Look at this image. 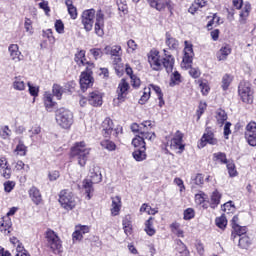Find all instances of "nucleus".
Masks as SVG:
<instances>
[{
	"instance_id": "7",
	"label": "nucleus",
	"mask_w": 256,
	"mask_h": 256,
	"mask_svg": "<svg viewBox=\"0 0 256 256\" xmlns=\"http://www.w3.org/2000/svg\"><path fill=\"white\" fill-rule=\"evenodd\" d=\"M238 95L243 103L251 105V103H253V88H251V83L247 81L240 82Z\"/></svg>"
},
{
	"instance_id": "57",
	"label": "nucleus",
	"mask_w": 256,
	"mask_h": 256,
	"mask_svg": "<svg viewBox=\"0 0 256 256\" xmlns=\"http://www.w3.org/2000/svg\"><path fill=\"white\" fill-rule=\"evenodd\" d=\"M226 167L231 177H237V169L235 168V163L228 161Z\"/></svg>"
},
{
	"instance_id": "49",
	"label": "nucleus",
	"mask_w": 256,
	"mask_h": 256,
	"mask_svg": "<svg viewBox=\"0 0 256 256\" xmlns=\"http://www.w3.org/2000/svg\"><path fill=\"white\" fill-rule=\"evenodd\" d=\"M13 88L16 89V91H25V82L16 77L13 82Z\"/></svg>"
},
{
	"instance_id": "45",
	"label": "nucleus",
	"mask_w": 256,
	"mask_h": 256,
	"mask_svg": "<svg viewBox=\"0 0 256 256\" xmlns=\"http://www.w3.org/2000/svg\"><path fill=\"white\" fill-rule=\"evenodd\" d=\"M233 81V76H231L230 74H225L223 77H222V89L223 91H227V89H229V85H231Z\"/></svg>"
},
{
	"instance_id": "23",
	"label": "nucleus",
	"mask_w": 256,
	"mask_h": 256,
	"mask_svg": "<svg viewBox=\"0 0 256 256\" xmlns=\"http://www.w3.org/2000/svg\"><path fill=\"white\" fill-rule=\"evenodd\" d=\"M43 101L45 109L49 113H51V111H53V109L55 108V105H57V102L53 101V94L50 92L44 93Z\"/></svg>"
},
{
	"instance_id": "35",
	"label": "nucleus",
	"mask_w": 256,
	"mask_h": 256,
	"mask_svg": "<svg viewBox=\"0 0 256 256\" xmlns=\"http://www.w3.org/2000/svg\"><path fill=\"white\" fill-rule=\"evenodd\" d=\"M144 231L149 235V237H153L157 231L155 230V227H153V217H150L146 222H145V228Z\"/></svg>"
},
{
	"instance_id": "10",
	"label": "nucleus",
	"mask_w": 256,
	"mask_h": 256,
	"mask_svg": "<svg viewBox=\"0 0 256 256\" xmlns=\"http://www.w3.org/2000/svg\"><path fill=\"white\" fill-rule=\"evenodd\" d=\"M95 23V9H88L82 13V25L85 31H93Z\"/></svg>"
},
{
	"instance_id": "32",
	"label": "nucleus",
	"mask_w": 256,
	"mask_h": 256,
	"mask_svg": "<svg viewBox=\"0 0 256 256\" xmlns=\"http://www.w3.org/2000/svg\"><path fill=\"white\" fill-rule=\"evenodd\" d=\"M145 139H147V138H145V136H143V135H137L135 138H133V140H132V145H133V147H136V148H138V149H143V148H147L146 147V143H145Z\"/></svg>"
},
{
	"instance_id": "40",
	"label": "nucleus",
	"mask_w": 256,
	"mask_h": 256,
	"mask_svg": "<svg viewBox=\"0 0 256 256\" xmlns=\"http://www.w3.org/2000/svg\"><path fill=\"white\" fill-rule=\"evenodd\" d=\"M181 83V74L179 73V71L175 70L174 72H172L171 76H170V87H175V85H179Z\"/></svg>"
},
{
	"instance_id": "33",
	"label": "nucleus",
	"mask_w": 256,
	"mask_h": 256,
	"mask_svg": "<svg viewBox=\"0 0 256 256\" xmlns=\"http://www.w3.org/2000/svg\"><path fill=\"white\" fill-rule=\"evenodd\" d=\"M203 7H207L206 0H195L194 3L189 8V13H195L199 11V9H203Z\"/></svg>"
},
{
	"instance_id": "20",
	"label": "nucleus",
	"mask_w": 256,
	"mask_h": 256,
	"mask_svg": "<svg viewBox=\"0 0 256 256\" xmlns=\"http://www.w3.org/2000/svg\"><path fill=\"white\" fill-rule=\"evenodd\" d=\"M104 53L106 55H111L112 57H116V63H121V46H106L104 48Z\"/></svg>"
},
{
	"instance_id": "8",
	"label": "nucleus",
	"mask_w": 256,
	"mask_h": 256,
	"mask_svg": "<svg viewBox=\"0 0 256 256\" xmlns=\"http://www.w3.org/2000/svg\"><path fill=\"white\" fill-rule=\"evenodd\" d=\"M101 180V172L94 170L91 172L90 179H85L83 181V189L86 191V197L88 200L91 199V194L93 193V185H95V183H101Z\"/></svg>"
},
{
	"instance_id": "6",
	"label": "nucleus",
	"mask_w": 256,
	"mask_h": 256,
	"mask_svg": "<svg viewBox=\"0 0 256 256\" xmlns=\"http://www.w3.org/2000/svg\"><path fill=\"white\" fill-rule=\"evenodd\" d=\"M59 203L66 211H73L77 206L75 195L69 190H62L59 195Z\"/></svg>"
},
{
	"instance_id": "59",
	"label": "nucleus",
	"mask_w": 256,
	"mask_h": 256,
	"mask_svg": "<svg viewBox=\"0 0 256 256\" xmlns=\"http://www.w3.org/2000/svg\"><path fill=\"white\" fill-rule=\"evenodd\" d=\"M117 5H118V11H121L124 15H127L128 13L127 2L125 0H118Z\"/></svg>"
},
{
	"instance_id": "14",
	"label": "nucleus",
	"mask_w": 256,
	"mask_h": 256,
	"mask_svg": "<svg viewBox=\"0 0 256 256\" xmlns=\"http://www.w3.org/2000/svg\"><path fill=\"white\" fill-rule=\"evenodd\" d=\"M102 135L106 138H108L110 135L117 137V130L115 129L113 120H111V118H106L102 122Z\"/></svg>"
},
{
	"instance_id": "52",
	"label": "nucleus",
	"mask_w": 256,
	"mask_h": 256,
	"mask_svg": "<svg viewBox=\"0 0 256 256\" xmlns=\"http://www.w3.org/2000/svg\"><path fill=\"white\" fill-rule=\"evenodd\" d=\"M214 161H220V163L227 164L229 161H227V155L223 152H217L213 154Z\"/></svg>"
},
{
	"instance_id": "26",
	"label": "nucleus",
	"mask_w": 256,
	"mask_h": 256,
	"mask_svg": "<svg viewBox=\"0 0 256 256\" xmlns=\"http://www.w3.org/2000/svg\"><path fill=\"white\" fill-rule=\"evenodd\" d=\"M112 204H111V215L113 217H117V215H119L120 211H121V197L119 196H115V197H112Z\"/></svg>"
},
{
	"instance_id": "25",
	"label": "nucleus",
	"mask_w": 256,
	"mask_h": 256,
	"mask_svg": "<svg viewBox=\"0 0 256 256\" xmlns=\"http://www.w3.org/2000/svg\"><path fill=\"white\" fill-rule=\"evenodd\" d=\"M165 45H167L168 49L171 51H177V49H179V40L175 37H172V35L167 32L165 34Z\"/></svg>"
},
{
	"instance_id": "53",
	"label": "nucleus",
	"mask_w": 256,
	"mask_h": 256,
	"mask_svg": "<svg viewBox=\"0 0 256 256\" xmlns=\"http://www.w3.org/2000/svg\"><path fill=\"white\" fill-rule=\"evenodd\" d=\"M215 223L219 229H225L227 227V218L225 215H222L218 218H216Z\"/></svg>"
},
{
	"instance_id": "22",
	"label": "nucleus",
	"mask_w": 256,
	"mask_h": 256,
	"mask_svg": "<svg viewBox=\"0 0 256 256\" xmlns=\"http://www.w3.org/2000/svg\"><path fill=\"white\" fill-rule=\"evenodd\" d=\"M8 51L10 53V57L12 61H15V63H19L23 58L21 55V51H19V45L17 44H11L8 48Z\"/></svg>"
},
{
	"instance_id": "31",
	"label": "nucleus",
	"mask_w": 256,
	"mask_h": 256,
	"mask_svg": "<svg viewBox=\"0 0 256 256\" xmlns=\"http://www.w3.org/2000/svg\"><path fill=\"white\" fill-rule=\"evenodd\" d=\"M147 148H138L133 152V157L135 161L141 162L147 159Z\"/></svg>"
},
{
	"instance_id": "58",
	"label": "nucleus",
	"mask_w": 256,
	"mask_h": 256,
	"mask_svg": "<svg viewBox=\"0 0 256 256\" xmlns=\"http://www.w3.org/2000/svg\"><path fill=\"white\" fill-rule=\"evenodd\" d=\"M61 177V172L59 170H52L48 172V179L49 181H57Z\"/></svg>"
},
{
	"instance_id": "27",
	"label": "nucleus",
	"mask_w": 256,
	"mask_h": 256,
	"mask_svg": "<svg viewBox=\"0 0 256 256\" xmlns=\"http://www.w3.org/2000/svg\"><path fill=\"white\" fill-rule=\"evenodd\" d=\"M28 193L31 201H33L35 205H39L41 201H43V196H41V191H39L37 187L35 186L31 187Z\"/></svg>"
},
{
	"instance_id": "21",
	"label": "nucleus",
	"mask_w": 256,
	"mask_h": 256,
	"mask_svg": "<svg viewBox=\"0 0 256 256\" xmlns=\"http://www.w3.org/2000/svg\"><path fill=\"white\" fill-rule=\"evenodd\" d=\"M126 75H129L131 79V85L134 89H139L141 87V79L137 77V75L133 74V68L129 66V64H126L125 68Z\"/></svg>"
},
{
	"instance_id": "36",
	"label": "nucleus",
	"mask_w": 256,
	"mask_h": 256,
	"mask_svg": "<svg viewBox=\"0 0 256 256\" xmlns=\"http://www.w3.org/2000/svg\"><path fill=\"white\" fill-rule=\"evenodd\" d=\"M65 5L71 19H77V8L73 5V0H66Z\"/></svg>"
},
{
	"instance_id": "30",
	"label": "nucleus",
	"mask_w": 256,
	"mask_h": 256,
	"mask_svg": "<svg viewBox=\"0 0 256 256\" xmlns=\"http://www.w3.org/2000/svg\"><path fill=\"white\" fill-rule=\"evenodd\" d=\"M11 219L9 217L3 218L2 221H0V231L1 233H4V235H9L11 233Z\"/></svg>"
},
{
	"instance_id": "9",
	"label": "nucleus",
	"mask_w": 256,
	"mask_h": 256,
	"mask_svg": "<svg viewBox=\"0 0 256 256\" xmlns=\"http://www.w3.org/2000/svg\"><path fill=\"white\" fill-rule=\"evenodd\" d=\"M149 6L156 11H165L167 7L169 13L173 15V9H175V4L171 0H147Z\"/></svg>"
},
{
	"instance_id": "42",
	"label": "nucleus",
	"mask_w": 256,
	"mask_h": 256,
	"mask_svg": "<svg viewBox=\"0 0 256 256\" xmlns=\"http://www.w3.org/2000/svg\"><path fill=\"white\" fill-rule=\"evenodd\" d=\"M75 61L79 67H85V63L87 62V59L85 58V50H80L75 55Z\"/></svg>"
},
{
	"instance_id": "16",
	"label": "nucleus",
	"mask_w": 256,
	"mask_h": 256,
	"mask_svg": "<svg viewBox=\"0 0 256 256\" xmlns=\"http://www.w3.org/2000/svg\"><path fill=\"white\" fill-rule=\"evenodd\" d=\"M170 147L174 150L179 149L180 153L185 151V145H183V133H181V131H176L174 137L171 139Z\"/></svg>"
},
{
	"instance_id": "41",
	"label": "nucleus",
	"mask_w": 256,
	"mask_h": 256,
	"mask_svg": "<svg viewBox=\"0 0 256 256\" xmlns=\"http://www.w3.org/2000/svg\"><path fill=\"white\" fill-rule=\"evenodd\" d=\"M227 120V112H225V110L223 109H219L216 111V121L218 123V125L223 126V124L226 122Z\"/></svg>"
},
{
	"instance_id": "24",
	"label": "nucleus",
	"mask_w": 256,
	"mask_h": 256,
	"mask_svg": "<svg viewBox=\"0 0 256 256\" xmlns=\"http://www.w3.org/2000/svg\"><path fill=\"white\" fill-rule=\"evenodd\" d=\"M86 233H89V226H76L72 234L73 241H81Z\"/></svg>"
},
{
	"instance_id": "17",
	"label": "nucleus",
	"mask_w": 256,
	"mask_h": 256,
	"mask_svg": "<svg viewBox=\"0 0 256 256\" xmlns=\"http://www.w3.org/2000/svg\"><path fill=\"white\" fill-rule=\"evenodd\" d=\"M218 143V140L217 138H215V134H213V132H207V133H204L201 140H200V143L198 144V147L200 149H203V147H205L207 144L208 145H217Z\"/></svg>"
},
{
	"instance_id": "62",
	"label": "nucleus",
	"mask_w": 256,
	"mask_h": 256,
	"mask_svg": "<svg viewBox=\"0 0 256 256\" xmlns=\"http://www.w3.org/2000/svg\"><path fill=\"white\" fill-rule=\"evenodd\" d=\"M195 217V210L193 208H188L184 211V220L190 221Z\"/></svg>"
},
{
	"instance_id": "15",
	"label": "nucleus",
	"mask_w": 256,
	"mask_h": 256,
	"mask_svg": "<svg viewBox=\"0 0 256 256\" xmlns=\"http://www.w3.org/2000/svg\"><path fill=\"white\" fill-rule=\"evenodd\" d=\"M13 171L11 170V165H9V160L7 157L0 156V175L4 179H11Z\"/></svg>"
},
{
	"instance_id": "46",
	"label": "nucleus",
	"mask_w": 256,
	"mask_h": 256,
	"mask_svg": "<svg viewBox=\"0 0 256 256\" xmlns=\"http://www.w3.org/2000/svg\"><path fill=\"white\" fill-rule=\"evenodd\" d=\"M223 21H221V17H219L217 14H213L212 19L207 24V29L211 31L213 29V25H221Z\"/></svg>"
},
{
	"instance_id": "1",
	"label": "nucleus",
	"mask_w": 256,
	"mask_h": 256,
	"mask_svg": "<svg viewBox=\"0 0 256 256\" xmlns=\"http://www.w3.org/2000/svg\"><path fill=\"white\" fill-rule=\"evenodd\" d=\"M164 55L161 57L159 50H151L148 53V63L153 71H161L165 69L167 73H173V67L175 66V58L173 55L163 50Z\"/></svg>"
},
{
	"instance_id": "64",
	"label": "nucleus",
	"mask_w": 256,
	"mask_h": 256,
	"mask_svg": "<svg viewBox=\"0 0 256 256\" xmlns=\"http://www.w3.org/2000/svg\"><path fill=\"white\" fill-rule=\"evenodd\" d=\"M192 181L195 185H203L205 183V178L203 177V174H197L192 178Z\"/></svg>"
},
{
	"instance_id": "43",
	"label": "nucleus",
	"mask_w": 256,
	"mask_h": 256,
	"mask_svg": "<svg viewBox=\"0 0 256 256\" xmlns=\"http://www.w3.org/2000/svg\"><path fill=\"white\" fill-rule=\"evenodd\" d=\"M140 213H147L148 215H157L159 210L157 208H151L148 204H142L140 207Z\"/></svg>"
},
{
	"instance_id": "51",
	"label": "nucleus",
	"mask_w": 256,
	"mask_h": 256,
	"mask_svg": "<svg viewBox=\"0 0 256 256\" xmlns=\"http://www.w3.org/2000/svg\"><path fill=\"white\" fill-rule=\"evenodd\" d=\"M24 28L26 33H29V35H33V21L30 18H25L24 20Z\"/></svg>"
},
{
	"instance_id": "13",
	"label": "nucleus",
	"mask_w": 256,
	"mask_h": 256,
	"mask_svg": "<svg viewBox=\"0 0 256 256\" xmlns=\"http://www.w3.org/2000/svg\"><path fill=\"white\" fill-rule=\"evenodd\" d=\"M105 27V14H103V11L98 10L96 13V22L94 25V31L98 37H103L105 35L104 32Z\"/></svg>"
},
{
	"instance_id": "4",
	"label": "nucleus",
	"mask_w": 256,
	"mask_h": 256,
	"mask_svg": "<svg viewBox=\"0 0 256 256\" xmlns=\"http://www.w3.org/2000/svg\"><path fill=\"white\" fill-rule=\"evenodd\" d=\"M56 122L62 129H69L73 125V113L65 108L58 109Z\"/></svg>"
},
{
	"instance_id": "60",
	"label": "nucleus",
	"mask_w": 256,
	"mask_h": 256,
	"mask_svg": "<svg viewBox=\"0 0 256 256\" xmlns=\"http://www.w3.org/2000/svg\"><path fill=\"white\" fill-rule=\"evenodd\" d=\"M233 231H235L236 235H238V237H243V235H245V233H247V227L245 226H234V228H232Z\"/></svg>"
},
{
	"instance_id": "2",
	"label": "nucleus",
	"mask_w": 256,
	"mask_h": 256,
	"mask_svg": "<svg viewBox=\"0 0 256 256\" xmlns=\"http://www.w3.org/2000/svg\"><path fill=\"white\" fill-rule=\"evenodd\" d=\"M91 153V148L87 147L85 142H76L71 148V157L78 161L80 167H85L87 165V159H89V154Z\"/></svg>"
},
{
	"instance_id": "5",
	"label": "nucleus",
	"mask_w": 256,
	"mask_h": 256,
	"mask_svg": "<svg viewBox=\"0 0 256 256\" xmlns=\"http://www.w3.org/2000/svg\"><path fill=\"white\" fill-rule=\"evenodd\" d=\"M46 242L48 247L55 255H59V253H61L63 249V244H61V239L59 238L57 233H55V231L51 229H48L46 231Z\"/></svg>"
},
{
	"instance_id": "55",
	"label": "nucleus",
	"mask_w": 256,
	"mask_h": 256,
	"mask_svg": "<svg viewBox=\"0 0 256 256\" xmlns=\"http://www.w3.org/2000/svg\"><path fill=\"white\" fill-rule=\"evenodd\" d=\"M56 32L59 33V35H63L65 33V24L62 20H56L54 24Z\"/></svg>"
},
{
	"instance_id": "19",
	"label": "nucleus",
	"mask_w": 256,
	"mask_h": 256,
	"mask_svg": "<svg viewBox=\"0 0 256 256\" xmlns=\"http://www.w3.org/2000/svg\"><path fill=\"white\" fill-rule=\"evenodd\" d=\"M80 87L82 91H86L89 89V87H93V76H91L89 73H81Z\"/></svg>"
},
{
	"instance_id": "37",
	"label": "nucleus",
	"mask_w": 256,
	"mask_h": 256,
	"mask_svg": "<svg viewBox=\"0 0 256 256\" xmlns=\"http://www.w3.org/2000/svg\"><path fill=\"white\" fill-rule=\"evenodd\" d=\"M15 153H17V155H20L21 157H25V155H27V146H25V143H23V140H21L20 138L18 139Z\"/></svg>"
},
{
	"instance_id": "29",
	"label": "nucleus",
	"mask_w": 256,
	"mask_h": 256,
	"mask_svg": "<svg viewBox=\"0 0 256 256\" xmlns=\"http://www.w3.org/2000/svg\"><path fill=\"white\" fill-rule=\"evenodd\" d=\"M232 49L229 45L222 46L219 51L216 53V57L219 61H227L229 54L231 53Z\"/></svg>"
},
{
	"instance_id": "39",
	"label": "nucleus",
	"mask_w": 256,
	"mask_h": 256,
	"mask_svg": "<svg viewBox=\"0 0 256 256\" xmlns=\"http://www.w3.org/2000/svg\"><path fill=\"white\" fill-rule=\"evenodd\" d=\"M238 246L240 249H249L251 246V238L247 235H243L239 238Z\"/></svg>"
},
{
	"instance_id": "56",
	"label": "nucleus",
	"mask_w": 256,
	"mask_h": 256,
	"mask_svg": "<svg viewBox=\"0 0 256 256\" xmlns=\"http://www.w3.org/2000/svg\"><path fill=\"white\" fill-rule=\"evenodd\" d=\"M245 135H256V122H250L247 124Z\"/></svg>"
},
{
	"instance_id": "44",
	"label": "nucleus",
	"mask_w": 256,
	"mask_h": 256,
	"mask_svg": "<svg viewBox=\"0 0 256 256\" xmlns=\"http://www.w3.org/2000/svg\"><path fill=\"white\" fill-rule=\"evenodd\" d=\"M100 145L102 149H106L107 151H115L117 149V145L111 140H103Z\"/></svg>"
},
{
	"instance_id": "18",
	"label": "nucleus",
	"mask_w": 256,
	"mask_h": 256,
	"mask_svg": "<svg viewBox=\"0 0 256 256\" xmlns=\"http://www.w3.org/2000/svg\"><path fill=\"white\" fill-rule=\"evenodd\" d=\"M88 103L92 105V107H101L103 105V94L99 91H93L88 96Z\"/></svg>"
},
{
	"instance_id": "63",
	"label": "nucleus",
	"mask_w": 256,
	"mask_h": 256,
	"mask_svg": "<svg viewBox=\"0 0 256 256\" xmlns=\"http://www.w3.org/2000/svg\"><path fill=\"white\" fill-rule=\"evenodd\" d=\"M245 139L251 147H256V134H245Z\"/></svg>"
},
{
	"instance_id": "34",
	"label": "nucleus",
	"mask_w": 256,
	"mask_h": 256,
	"mask_svg": "<svg viewBox=\"0 0 256 256\" xmlns=\"http://www.w3.org/2000/svg\"><path fill=\"white\" fill-rule=\"evenodd\" d=\"M219 203H221V193L219 191L215 190L210 199V207L212 209H215L216 207L219 206Z\"/></svg>"
},
{
	"instance_id": "54",
	"label": "nucleus",
	"mask_w": 256,
	"mask_h": 256,
	"mask_svg": "<svg viewBox=\"0 0 256 256\" xmlns=\"http://www.w3.org/2000/svg\"><path fill=\"white\" fill-rule=\"evenodd\" d=\"M52 93L57 99H61L63 95V87H61L59 84H54L52 88Z\"/></svg>"
},
{
	"instance_id": "28",
	"label": "nucleus",
	"mask_w": 256,
	"mask_h": 256,
	"mask_svg": "<svg viewBox=\"0 0 256 256\" xmlns=\"http://www.w3.org/2000/svg\"><path fill=\"white\" fill-rule=\"evenodd\" d=\"M251 13V3L246 2L244 4V7L242 9V11L239 14V22L241 23V25H245V23H247V19L249 18V15Z\"/></svg>"
},
{
	"instance_id": "50",
	"label": "nucleus",
	"mask_w": 256,
	"mask_h": 256,
	"mask_svg": "<svg viewBox=\"0 0 256 256\" xmlns=\"http://www.w3.org/2000/svg\"><path fill=\"white\" fill-rule=\"evenodd\" d=\"M198 85L200 87V91L202 95H207L211 88L209 87V84L203 80H198Z\"/></svg>"
},
{
	"instance_id": "11",
	"label": "nucleus",
	"mask_w": 256,
	"mask_h": 256,
	"mask_svg": "<svg viewBox=\"0 0 256 256\" xmlns=\"http://www.w3.org/2000/svg\"><path fill=\"white\" fill-rule=\"evenodd\" d=\"M130 88L131 86H129V82L125 79H121L116 90L117 100L119 101V103H123L127 99Z\"/></svg>"
},
{
	"instance_id": "12",
	"label": "nucleus",
	"mask_w": 256,
	"mask_h": 256,
	"mask_svg": "<svg viewBox=\"0 0 256 256\" xmlns=\"http://www.w3.org/2000/svg\"><path fill=\"white\" fill-rule=\"evenodd\" d=\"M191 63H193V45L185 41L184 56L181 65L185 69H189V67H191Z\"/></svg>"
},
{
	"instance_id": "47",
	"label": "nucleus",
	"mask_w": 256,
	"mask_h": 256,
	"mask_svg": "<svg viewBox=\"0 0 256 256\" xmlns=\"http://www.w3.org/2000/svg\"><path fill=\"white\" fill-rule=\"evenodd\" d=\"M221 209L224 213L231 215V213H235V205L232 201L226 202L224 205L221 206Z\"/></svg>"
},
{
	"instance_id": "3",
	"label": "nucleus",
	"mask_w": 256,
	"mask_h": 256,
	"mask_svg": "<svg viewBox=\"0 0 256 256\" xmlns=\"http://www.w3.org/2000/svg\"><path fill=\"white\" fill-rule=\"evenodd\" d=\"M152 128L153 123H151L149 120L142 122L140 125L137 123L131 125V131L133 133H139V135H143V137H145V139L148 141H154L155 137H157L155 132H150Z\"/></svg>"
},
{
	"instance_id": "48",
	"label": "nucleus",
	"mask_w": 256,
	"mask_h": 256,
	"mask_svg": "<svg viewBox=\"0 0 256 256\" xmlns=\"http://www.w3.org/2000/svg\"><path fill=\"white\" fill-rule=\"evenodd\" d=\"M151 97V88H145L143 95L141 96L139 103L140 105H145V103H147V101H149Z\"/></svg>"
},
{
	"instance_id": "38",
	"label": "nucleus",
	"mask_w": 256,
	"mask_h": 256,
	"mask_svg": "<svg viewBox=\"0 0 256 256\" xmlns=\"http://www.w3.org/2000/svg\"><path fill=\"white\" fill-rule=\"evenodd\" d=\"M170 229L174 233V235L182 238L185 237V232L181 229V224H179L178 222H173L170 225Z\"/></svg>"
},
{
	"instance_id": "61",
	"label": "nucleus",
	"mask_w": 256,
	"mask_h": 256,
	"mask_svg": "<svg viewBox=\"0 0 256 256\" xmlns=\"http://www.w3.org/2000/svg\"><path fill=\"white\" fill-rule=\"evenodd\" d=\"M127 47V53H134L137 51V43L133 39L128 40Z\"/></svg>"
}]
</instances>
